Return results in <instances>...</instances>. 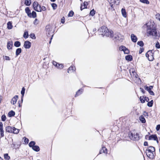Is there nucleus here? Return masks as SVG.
I'll use <instances>...</instances> for the list:
<instances>
[{"label":"nucleus","instance_id":"7","mask_svg":"<svg viewBox=\"0 0 160 160\" xmlns=\"http://www.w3.org/2000/svg\"><path fill=\"white\" fill-rule=\"evenodd\" d=\"M31 43L28 41H25L24 42V47L26 49H29L31 47Z\"/></svg>","mask_w":160,"mask_h":160},{"label":"nucleus","instance_id":"26","mask_svg":"<svg viewBox=\"0 0 160 160\" xmlns=\"http://www.w3.org/2000/svg\"><path fill=\"white\" fill-rule=\"evenodd\" d=\"M35 144V142L34 141H32L30 142L29 143V146L31 147L32 148L33 147H34Z\"/></svg>","mask_w":160,"mask_h":160},{"label":"nucleus","instance_id":"49","mask_svg":"<svg viewBox=\"0 0 160 160\" xmlns=\"http://www.w3.org/2000/svg\"><path fill=\"white\" fill-rule=\"evenodd\" d=\"M29 141V140L28 138H27L25 137H24V142L25 143H28Z\"/></svg>","mask_w":160,"mask_h":160},{"label":"nucleus","instance_id":"37","mask_svg":"<svg viewBox=\"0 0 160 160\" xmlns=\"http://www.w3.org/2000/svg\"><path fill=\"white\" fill-rule=\"evenodd\" d=\"M74 68H75V67H74L73 66L70 67L68 70V72L69 73V71H72L73 72Z\"/></svg>","mask_w":160,"mask_h":160},{"label":"nucleus","instance_id":"31","mask_svg":"<svg viewBox=\"0 0 160 160\" xmlns=\"http://www.w3.org/2000/svg\"><path fill=\"white\" fill-rule=\"evenodd\" d=\"M137 44L139 45L140 46L142 47L143 46L144 43L142 41H138V42Z\"/></svg>","mask_w":160,"mask_h":160},{"label":"nucleus","instance_id":"1","mask_svg":"<svg viewBox=\"0 0 160 160\" xmlns=\"http://www.w3.org/2000/svg\"><path fill=\"white\" fill-rule=\"evenodd\" d=\"M99 31L101 33L100 34L103 36H106L107 37L113 38V32L112 30H109L105 26H103L100 29H99Z\"/></svg>","mask_w":160,"mask_h":160},{"label":"nucleus","instance_id":"34","mask_svg":"<svg viewBox=\"0 0 160 160\" xmlns=\"http://www.w3.org/2000/svg\"><path fill=\"white\" fill-rule=\"evenodd\" d=\"M52 6L53 10H55L57 8V5L55 3H52L51 4Z\"/></svg>","mask_w":160,"mask_h":160},{"label":"nucleus","instance_id":"22","mask_svg":"<svg viewBox=\"0 0 160 160\" xmlns=\"http://www.w3.org/2000/svg\"><path fill=\"white\" fill-rule=\"evenodd\" d=\"M139 120L142 123H144L146 122V120L144 117L142 116L141 115L139 117Z\"/></svg>","mask_w":160,"mask_h":160},{"label":"nucleus","instance_id":"60","mask_svg":"<svg viewBox=\"0 0 160 160\" xmlns=\"http://www.w3.org/2000/svg\"><path fill=\"white\" fill-rule=\"evenodd\" d=\"M52 30V28H50L49 29H48V30H47V32H48V34L49 33V32L51 31Z\"/></svg>","mask_w":160,"mask_h":160},{"label":"nucleus","instance_id":"13","mask_svg":"<svg viewBox=\"0 0 160 160\" xmlns=\"http://www.w3.org/2000/svg\"><path fill=\"white\" fill-rule=\"evenodd\" d=\"M132 41L134 42H136L137 41V37L133 34H132L131 36Z\"/></svg>","mask_w":160,"mask_h":160},{"label":"nucleus","instance_id":"17","mask_svg":"<svg viewBox=\"0 0 160 160\" xmlns=\"http://www.w3.org/2000/svg\"><path fill=\"white\" fill-rule=\"evenodd\" d=\"M25 89L24 87H23L22 88V90L21 91V94L22 95V98H21V100H22V102L23 101V98L24 96V94L25 93Z\"/></svg>","mask_w":160,"mask_h":160},{"label":"nucleus","instance_id":"46","mask_svg":"<svg viewBox=\"0 0 160 160\" xmlns=\"http://www.w3.org/2000/svg\"><path fill=\"white\" fill-rule=\"evenodd\" d=\"M144 88L145 90H147L149 92V91H150L151 89H150L149 88L147 85L144 86Z\"/></svg>","mask_w":160,"mask_h":160},{"label":"nucleus","instance_id":"39","mask_svg":"<svg viewBox=\"0 0 160 160\" xmlns=\"http://www.w3.org/2000/svg\"><path fill=\"white\" fill-rule=\"evenodd\" d=\"M126 47L123 46H121L119 48V49L120 50L123 51H124Z\"/></svg>","mask_w":160,"mask_h":160},{"label":"nucleus","instance_id":"36","mask_svg":"<svg viewBox=\"0 0 160 160\" xmlns=\"http://www.w3.org/2000/svg\"><path fill=\"white\" fill-rule=\"evenodd\" d=\"M74 12L72 11H71L69 13L68 16V17H72L74 14Z\"/></svg>","mask_w":160,"mask_h":160},{"label":"nucleus","instance_id":"15","mask_svg":"<svg viewBox=\"0 0 160 160\" xmlns=\"http://www.w3.org/2000/svg\"><path fill=\"white\" fill-rule=\"evenodd\" d=\"M107 149L105 147H102V149L99 151V154H101L102 153H105L107 152Z\"/></svg>","mask_w":160,"mask_h":160},{"label":"nucleus","instance_id":"3","mask_svg":"<svg viewBox=\"0 0 160 160\" xmlns=\"http://www.w3.org/2000/svg\"><path fill=\"white\" fill-rule=\"evenodd\" d=\"M6 131L8 132L17 134L19 133V130L14 127L8 126L6 128Z\"/></svg>","mask_w":160,"mask_h":160},{"label":"nucleus","instance_id":"64","mask_svg":"<svg viewBox=\"0 0 160 160\" xmlns=\"http://www.w3.org/2000/svg\"><path fill=\"white\" fill-rule=\"evenodd\" d=\"M21 102L20 101H18V106L20 107H21ZM21 103H22V102H21Z\"/></svg>","mask_w":160,"mask_h":160},{"label":"nucleus","instance_id":"4","mask_svg":"<svg viewBox=\"0 0 160 160\" xmlns=\"http://www.w3.org/2000/svg\"><path fill=\"white\" fill-rule=\"evenodd\" d=\"M25 12L28 16L30 18H35L37 17V14L35 12L33 11L32 13L29 7H27L25 9Z\"/></svg>","mask_w":160,"mask_h":160},{"label":"nucleus","instance_id":"54","mask_svg":"<svg viewBox=\"0 0 160 160\" xmlns=\"http://www.w3.org/2000/svg\"><path fill=\"white\" fill-rule=\"evenodd\" d=\"M41 5H39L38 8V11H36L38 12H41Z\"/></svg>","mask_w":160,"mask_h":160},{"label":"nucleus","instance_id":"45","mask_svg":"<svg viewBox=\"0 0 160 160\" xmlns=\"http://www.w3.org/2000/svg\"><path fill=\"white\" fill-rule=\"evenodd\" d=\"M88 4V3L87 2H83L84 8H87V5Z\"/></svg>","mask_w":160,"mask_h":160},{"label":"nucleus","instance_id":"52","mask_svg":"<svg viewBox=\"0 0 160 160\" xmlns=\"http://www.w3.org/2000/svg\"><path fill=\"white\" fill-rule=\"evenodd\" d=\"M144 51V49L143 48H141L140 49L139 53V54H141Z\"/></svg>","mask_w":160,"mask_h":160},{"label":"nucleus","instance_id":"32","mask_svg":"<svg viewBox=\"0 0 160 160\" xmlns=\"http://www.w3.org/2000/svg\"><path fill=\"white\" fill-rule=\"evenodd\" d=\"M0 137L2 138L4 137V131L3 128L0 129Z\"/></svg>","mask_w":160,"mask_h":160},{"label":"nucleus","instance_id":"23","mask_svg":"<svg viewBox=\"0 0 160 160\" xmlns=\"http://www.w3.org/2000/svg\"><path fill=\"white\" fill-rule=\"evenodd\" d=\"M14 46L16 47H19L21 46V43L19 41H16L14 42Z\"/></svg>","mask_w":160,"mask_h":160},{"label":"nucleus","instance_id":"9","mask_svg":"<svg viewBox=\"0 0 160 160\" xmlns=\"http://www.w3.org/2000/svg\"><path fill=\"white\" fill-rule=\"evenodd\" d=\"M13 44V42L12 41H9L7 42V47L8 50L12 49Z\"/></svg>","mask_w":160,"mask_h":160},{"label":"nucleus","instance_id":"16","mask_svg":"<svg viewBox=\"0 0 160 160\" xmlns=\"http://www.w3.org/2000/svg\"><path fill=\"white\" fill-rule=\"evenodd\" d=\"M125 59L127 61H131L132 60V57L131 55H128L126 56Z\"/></svg>","mask_w":160,"mask_h":160},{"label":"nucleus","instance_id":"27","mask_svg":"<svg viewBox=\"0 0 160 160\" xmlns=\"http://www.w3.org/2000/svg\"><path fill=\"white\" fill-rule=\"evenodd\" d=\"M153 100H152L148 102L147 103V106L149 107H152L153 105Z\"/></svg>","mask_w":160,"mask_h":160},{"label":"nucleus","instance_id":"6","mask_svg":"<svg viewBox=\"0 0 160 160\" xmlns=\"http://www.w3.org/2000/svg\"><path fill=\"white\" fill-rule=\"evenodd\" d=\"M154 52L153 50H150L148 51L146 53V56L149 61H152L154 59Z\"/></svg>","mask_w":160,"mask_h":160},{"label":"nucleus","instance_id":"51","mask_svg":"<svg viewBox=\"0 0 160 160\" xmlns=\"http://www.w3.org/2000/svg\"><path fill=\"white\" fill-rule=\"evenodd\" d=\"M160 129V125L158 124V125L156 128V129L157 131H158Z\"/></svg>","mask_w":160,"mask_h":160},{"label":"nucleus","instance_id":"24","mask_svg":"<svg viewBox=\"0 0 160 160\" xmlns=\"http://www.w3.org/2000/svg\"><path fill=\"white\" fill-rule=\"evenodd\" d=\"M12 28V22H8L7 23V28L8 29H11Z\"/></svg>","mask_w":160,"mask_h":160},{"label":"nucleus","instance_id":"30","mask_svg":"<svg viewBox=\"0 0 160 160\" xmlns=\"http://www.w3.org/2000/svg\"><path fill=\"white\" fill-rule=\"evenodd\" d=\"M140 2L142 3L146 4H149V2L148 0H140Z\"/></svg>","mask_w":160,"mask_h":160},{"label":"nucleus","instance_id":"2","mask_svg":"<svg viewBox=\"0 0 160 160\" xmlns=\"http://www.w3.org/2000/svg\"><path fill=\"white\" fill-rule=\"evenodd\" d=\"M147 33L150 35L154 36L156 37L158 36V34L155 26L153 24H151L149 26H148Z\"/></svg>","mask_w":160,"mask_h":160},{"label":"nucleus","instance_id":"28","mask_svg":"<svg viewBox=\"0 0 160 160\" xmlns=\"http://www.w3.org/2000/svg\"><path fill=\"white\" fill-rule=\"evenodd\" d=\"M4 158L6 160H9L10 159V157L8 156V153L4 154Z\"/></svg>","mask_w":160,"mask_h":160},{"label":"nucleus","instance_id":"18","mask_svg":"<svg viewBox=\"0 0 160 160\" xmlns=\"http://www.w3.org/2000/svg\"><path fill=\"white\" fill-rule=\"evenodd\" d=\"M32 148L33 150L37 152H38L40 150L39 147L37 145H35Z\"/></svg>","mask_w":160,"mask_h":160},{"label":"nucleus","instance_id":"48","mask_svg":"<svg viewBox=\"0 0 160 160\" xmlns=\"http://www.w3.org/2000/svg\"><path fill=\"white\" fill-rule=\"evenodd\" d=\"M63 67V66L62 64H58V68L59 69H62Z\"/></svg>","mask_w":160,"mask_h":160},{"label":"nucleus","instance_id":"25","mask_svg":"<svg viewBox=\"0 0 160 160\" xmlns=\"http://www.w3.org/2000/svg\"><path fill=\"white\" fill-rule=\"evenodd\" d=\"M31 3V0H25L24 3L27 6H30Z\"/></svg>","mask_w":160,"mask_h":160},{"label":"nucleus","instance_id":"47","mask_svg":"<svg viewBox=\"0 0 160 160\" xmlns=\"http://www.w3.org/2000/svg\"><path fill=\"white\" fill-rule=\"evenodd\" d=\"M38 23V21L37 19L36 18L35 19L34 21L33 22V23L35 25H37Z\"/></svg>","mask_w":160,"mask_h":160},{"label":"nucleus","instance_id":"58","mask_svg":"<svg viewBox=\"0 0 160 160\" xmlns=\"http://www.w3.org/2000/svg\"><path fill=\"white\" fill-rule=\"evenodd\" d=\"M140 90H141V92L143 93L144 94L145 93V91L143 90V88H140Z\"/></svg>","mask_w":160,"mask_h":160},{"label":"nucleus","instance_id":"53","mask_svg":"<svg viewBox=\"0 0 160 160\" xmlns=\"http://www.w3.org/2000/svg\"><path fill=\"white\" fill-rule=\"evenodd\" d=\"M46 7L45 6H42L41 7V12H42V11H45L46 10Z\"/></svg>","mask_w":160,"mask_h":160},{"label":"nucleus","instance_id":"14","mask_svg":"<svg viewBox=\"0 0 160 160\" xmlns=\"http://www.w3.org/2000/svg\"><path fill=\"white\" fill-rule=\"evenodd\" d=\"M157 139V137L156 134H152L150 135L149 137L148 140H156Z\"/></svg>","mask_w":160,"mask_h":160},{"label":"nucleus","instance_id":"63","mask_svg":"<svg viewBox=\"0 0 160 160\" xmlns=\"http://www.w3.org/2000/svg\"><path fill=\"white\" fill-rule=\"evenodd\" d=\"M144 100H145V101L146 100L147 102H148L149 100V98L148 97H145Z\"/></svg>","mask_w":160,"mask_h":160},{"label":"nucleus","instance_id":"5","mask_svg":"<svg viewBox=\"0 0 160 160\" xmlns=\"http://www.w3.org/2000/svg\"><path fill=\"white\" fill-rule=\"evenodd\" d=\"M129 137L130 139L133 140H138L140 139L139 134L134 130L132 132L129 134Z\"/></svg>","mask_w":160,"mask_h":160},{"label":"nucleus","instance_id":"56","mask_svg":"<svg viewBox=\"0 0 160 160\" xmlns=\"http://www.w3.org/2000/svg\"><path fill=\"white\" fill-rule=\"evenodd\" d=\"M148 92L150 95H154V93L153 91H152L151 90L150 91H149Z\"/></svg>","mask_w":160,"mask_h":160},{"label":"nucleus","instance_id":"29","mask_svg":"<svg viewBox=\"0 0 160 160\" xmlns=\"http://www.w3.org/2000/svg\"><path fill=\"white\" fill-rule=\"evenodd\" d=\"M82 92V91H81L80 89L76 93L75 95V97H76L77 96L80 95Z\"/></svg>","mask_w":160,"mask_h":160},{"label":"nucleus","instance_id":"19","mask_svg":"<svg viewBox=\"0 0 160 160\" xmlns=\"http://www.w3.org/2000/svg\"><path fill=\"white\" fill-rule=\"evenodd\" d=\"M15 115V112L12 110L10 111L8 113V116L9 117H11L14 116Z\"/></svg>","mask_w":160,"mask_h":160},{"label":"nucleus","instance_id":"41","mask_svg":"<svg viewBox=\"0 0 160 160\" xmlns=\"http://www.w3.org/2000/svg\"><path fill=\"white\" fill-rule=\"evenodd\" d=\"M123 52H124V53L127 54H128L129 52V50L126 48H125V50H124Z\"/></svg>","mask_w":160,"mask_h":160},{"label":"nucleus","instance_id":"61","mask_svg":"<svg viewBox=\"0 0 160 160\" xmlns=\"http://www.w3.org/2000/svg\"><path fill=\"white\" fill-rule=\"evenodd\" d=\"M144 146H148V142L145 141L144 143Z\"/></svg>","mask_w":160,"mask_h":160},{"label":"nucleus","instance_id":"42","mask_svg":"<svg viewBox=\"0 0 160 160\" xmlns=\"http://www.w3.org/2000/svg\"><path fill=\"white\" fill-rule=\"evenodd\" d=\"M53 64L55 66V67H57V68H58V63L57 62L53 61L52 62Z\"/></svg>","mask_w":160,"mask_h":160},{"label":"nucleus","instance_id":"40","mask_svg":"<svg viewBox=\"0 0 160 160\" xmlns=\"http://www.w3.org/2000/svg\"><path fill=\"white\" fill-rule=\"evenodd\" d=\"M6 116L5 115H3L1 117V120L3 121H4L6 119Z\"/></svg>","mask_w":160,"mask_h":160},{"label":"nucleus","instance_id":"20","mask_svg":"<svg viewBox=\"0 0 160 160\" xmlns=\"http://www.w3.org/2000/svg\"><path fill=\"white\" fill-rule=\"evenodd\" d=\"M22 52V49L21 48H17L16 51V55L18 56Z\"/></svg>","mask_w":160,"mask_h":160},{"label":"nucleus","instance_id":"55","mask_svg":"<svg viewBox=\"0 0 160 160\" xmlns=\"http://www.w3.org/2000/svg\"><path fill=\"white\" fill-rule=\"evenodd\" d=\"M65 18H64V17H63L61 19V22L62 23H64L65 22Z\"/></svg>","mask_w":160,"mask_h":160},{"label":"nucleus","instance_id":"57","mask_svg":"<svg viewBox=\"0 0 160 160\" xmlns=\"http://www.w3.org/2000/svg\"><path fill=\"white\" fill-rule=\"evenodd\" d=\"M51 27L49 25H47L46 27V30H48V29L51 28Z\"/></svg>","mask_w":160,"mask_h":160},{"label":"nucleus","instance_id":"44","mask_svg":"<svg viewBox=\"0 0 160 160\" xmlns=\"http://www.w3.org/2000/svg\"><path fill=\"white\" fill-rule=\"evenodd\" d=\"M155 46L158 49L160 48V45L158 42H157Z\"/></svg>","mask_w":160,"mask_h":160},{"label":"nucleus","instance_id":"12","mask_svg":"<svg viewBox=\"0 0 160 160\" xmlns=\"http://www.w3.org/2000/svg\"><path fill=\"white\" fill-rule=\"evenodd\" d=\"M39 5L38 3L36 1H35L33 2V7L34 10L36 11H38V7Z\"/></svg>","mask_w":160,"mask_h":160},{"label":"nucleus","instance_id":"50","mask_svg":"<svg viewBox=\"0 0 160 160\" xmlns=\"http://www.w3.org/2000/svg\"><path fill=\"white\" fill-rule=\"evenodd\" d=\"M140 100L141 102L142 103H144L145 102V100L143 99V98H142L141 97H140Z\"/></svg>","mask_w":160,"mask_h":160},{"label":"nucleus","instance_id":"35","mask_svg":"<svg viewBox=\"0 0 160 160\" xmlns=\"http://www.w3.org/2000/svg\"><path fill=\"white\" fill-rule=\"evenodd\" d=\"M29 35L28 32H24L23 37L25 38H27L28 37Z\"/></svg>","mask_w":160,"mask_h":160},{"label":"nucleus","instance_id":"11","mask_svg":"<svg viewBox=\"0 0 160 160\" xmlns=\"http://www.w3.org/2000/svg\"><path fill=\"white\" fill-rule=\"evenodd\" d=\"M18 96L15 95L12 99V100L11 101V103H12V104L13 105L15 104L16 103L17 100L18 99Z\"/></svg>","mask_w":160,"mask_h":160},{"label":"nucleus","instance_id":"43","mask_svg":"<svg viewBox=\"0 0 160 160\" xmlns=\"http://www.w3.org/2000/svg\"><path fill=\"white\" fill-rule=\"evenodd\" d=\"M155 17L157 19H158L160 21V14H159L158 13L156 14Z\"/></svg>","mask_w":160,"mask_h":160},{"label":"nucleus","instance_id":"59","mask_svg":"<svg viewBox=\"0 0 160 160\" xmlns=\"http://www.w3.org/2000/svg\"><path fill=\"white\" fill-rule=\"evenodd\" d=\"M5 59L7 60H10V58L8 56H5Z\"/></svg>","mask_w":160,"mask_h":160},{"label":"nucleus","instance_id":"62","mask_svg":"<svg viewBox=\"0 0 160 160\" xmlns=\"http://www.w3.org/2000/svg\"><path fill=\"white\" fill-rule=\"evenodd\" d=\"M3 128V124L2 122H0V129Z\"/></svg>","mask_w":160,"mask_h":160},{"label":"nucleus","instance_id":"10","mask_svg":"<svg viewBox=\"0 0 160 160\" xmlns=\"http://www.w3.org/2000/svg\"><path fill=\"white\" fill-rule=\"evenodd\" d=\"M148 149H146L145 151H147L148 152H154L155 151V148L154 147L150 146L148 148Z\"/></svg>","mask_w":160,"mask_h":160},{"label":"nucleus","instance_id":"38","mask_svg":"<svg viewBox=\"0 0 160 160\" xmlns=\"http://www.w3.org/2000/svg\"><path fill=\"white\" fill-rule=\"evenodd\" d=\"M30 36L32 39H36V37H35V34L34 33H31L30 35Z\"/></svg>","mask_w":160,"mask_h":160},{"label":"nucleus","instance_id":"8","mask_svg":"<svg viewBox=\"0 0 160 160\" xmlns=\"http://www.w3.org/2000/svg\"><path fill=\"white\" fill-rule=\"evenodd\" d=\"M146 155L149 158L152 159L154 158V155L153 152H148L145 151Z\"/></svg>","mask_w":160,"mask_h":160},{"label":"nucleus","instance_id":"21","mask_svg":"<svg viewBox=\"0 0 160 160\" xmlns=\"http://www.w3.org/2000/svg\"><path fill=\"white\" fill-rule=\"evenodd\" d=\"M121 12L123 16L125 18L126 17H127V14L125 9L123 8H122Z\"/></svg>","mask_w":160,"mask_h":160},{"label":"nucleus","instance_id":"33","mask_svg":"<svg viewBox=\"0 0 160 160\" xmlns=\"http://www.w3.org/2000/svg\"><path fill=\"white\" fill-rule=\"evenodd\" d=\"M96 11L94 10V9L91 10L90 12V15L92 16H93L95 14Z\"/></svg>","mask_w":160,"mask_h":160}]
</instances>
